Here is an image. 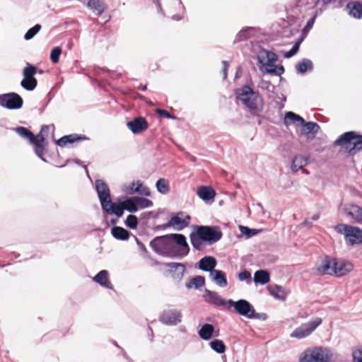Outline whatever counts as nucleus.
I'll return each mask as SVG.
<instances>
[{
	"mask_svg": "<svg viewBox=\"0 0 362 362\" xmlns=\"http://www.w3.org/2000/svg\"><path fill=\"white\" fill-rule=\"evenodd\" d=\"M239 230L241 232V233L243 235H245L247 238H252V237L257 235L260 232L259 230L250 228L247 226H242V225L239 226Z\"/></svg>",
	"mask_w": 362,
	"mask_h": 362,
	"instance_id": "46",
	"label": "nucleus"
},
{
	"mask_svg": "<svg viewBox=\"0 0 362 362\" xmlns=\"http://www.w3.org/2000/svg\"><path fill=\"white\" fill-rule=\"evenodd\" d=\"M107 205V206L104 207L102 210L107 214H114L117 217L122 216L124 211L126 210L122 201L118 200L116 202L112 201L111 203Z\"/></svg>",
	"mask_w": 362,
	"mask_h": 362,
	"instance_id": "18",
	"label": "nucleus"
},
{
	"mask_svg": "<svg viewBox=\"0 0 362 362\" xmlns=\"http://www.w3.org/2000/svg\"><path fill=\"white\" fill-rule=\"evenodd\" d=\"M268 74L281 76L284 73V67L282 65H275L273 69H269L265 70Z\"/></svg>",
	"mask_w": 362,
	"mask_h": 362,
	"instance_id": "51",
	"label": "nucleus"
},
{
	"mask_svg": "<svg viewBox=\"0 0 362 362\" xmlns=\"http://www.w3.org/2000/svg\"><path fill=\"white\" fill-rule=\"evenodd\" d=\"M214 332V327L209 323L204 324L198 331L199 336L201 339L205 341L210 340Z\"/></svg>",
	"mask_w": 362,
	"mask_h": 362,
	"instance_id": "29",
	"label": "nucleus"
},
{
	"mask_svg": "<svg viewBox=\"0 0 362 362\" xmlns=\"http://www.w3.org/2000/svg\"><path fill=\"white\" fill-rule=\"evenodd\" d=\"M156 187L158 192L163 194H166L170 191L169 182L164 178L158 180Z\"/></svg>",
	"mask_w": 362,
	"mask_h": 362,
	"instance_id": "43",
	"label": "nucleus"
},
{
	"mask_svg": "<svg viewBox=\"0 0 362 362\" xmlns=\"http://www.w3.org/2000/svg\"><path fill=\"white\" fill-rule=\"evenodd\" d=\"M204 297L206 300L212 305L216 306H225L228 305V300H225L221 297V296L216 291H211L209 289H205Z\"/></svg>",
	"mask_w": 362,
	"mask_h": 362,
	"instance_id": "21",
	"label": "nucleus"
},
{
	"mask_svg": "<svg viewBox=\"0 0 362 362\" xmlns=\"http://www.w3.org/2000/svg\"><path fill=\"white\" fill-rule=\"evenodd\" d=\"M167 267L171 270H175V275L177 279H182L185 271V266L182 263L170 262L167 264Z\"/></svg>",
	"mask_w": 362,
	"mask_h": 362,
	"instance_id": "38",
	"label": "nucleus"
},
{
	"mask_svg": "<svg viewBox=\"0 0 362 362\" xmlns=\"http://www.w3.org/2000/svg\"><path fill=\"white\" fill-rule=\"evenodd\" d=\"M296 69L297 72L304 74L313 70V63L310 59L304 58L296 65Z\"/></svg>",
	"mask_w": 362,
	"mask_h": 362,
	"instance_id": "32",
	"label": "nucleus"
},
{
	"mask_svg": "<svg viewBox=\"0 0 362 362\" xmlns=\"http://www.w3.org/2000/svg\"><path fill=\"white\" fill-rule=\"evenodd\" d=\"M123 202L126 211L130 213H135L139 210L136 197L126 198Z\"/></svg>",
	"mask_w": 362,
	"mask_h": 362,
	"instance_id": "37",
	"label": "nucleus"
},
{
	"mask_svg": "<svg viewBox=\"0 0 362 362\" xmlns=\"http://www.w3.org/2000/svg\"><path fill=\"white\" fill-rule=\"evenodd\" d=\"M205 284V278L202 276H196L193 277L189 282H187L185 286L190 289L194 287L196 289H199Z\"/></svg>",
	"mask_w": 362,
	"mask_h": 362,
	"instance_id": "39",
	"label": "nucleus"
},
{
	"mask_svg": "<svg viewBox=\"0 0 362 362\" xmlns=\"http://www.w3.org/2000/svg\"><path fill=\"white\" fill-rule=\"evenodd\" d=\"M40 24H36L33 27L30 28L24 35V39L25 40H30L33 39L41 29Z\"/></svg>",
	"mask_w": 362,
	"mask_h": 362,
	"instance_id": "47",
	"label": "nucleus"
},
{
	"mask_svg": "<svg viewBox=\"0 0 362 362\" xmlns=\"http://www.w3.org/2000/svg\"><path fill=\"white\" fill-rule=\"evenodd\" d=\"M86 6L95 12L98 16L101 15L105 9V5L103 0H82Z\"/></svg>",
	"mask_w": 362,
	"mask_h": 362,
	"instance_id": "27",
	"label": "nucleus"
},
{
	"mask_svg": "<svg viewBox=\"0 0 362 362\" xmlns=\"http://www.w3.org/2000/svg\"><path fill=\"white\" fill-rule=\"evenodd\" d=\"M88 139H89L85 135L72 134L69 135L63 136L62 137L56 141V144L58 146L63 147L66 146L67 144H74V142L76 141H85Z\"/></svg>",
	"mask_w": 362,
	"mask_h": 362,
	"instance_id": "22",
	"label": "nucleus"
},
{
	"mask_svg": "<svg viewBox=\"0 0 362 362\" xmlns=\"http://www.w3.org/2000/svg\"><path fill=\"white\" fill-rule=\"evenodd\" d=\"M259 69L263 74H267L266 69H273L274 63L278 60L277 54L264 48H260L257 54Z\"/></svg>",
	"mask_w": 362,
	"mask_h": 362,
	"instance_id": "6",
	"label": "nucleus"
},
{
	"mask_svg": "<svg viewBox=\"0 0 362 362\" xmlns=\"http://www.w3.org/2000/svg\"><path fill=\"white\" fill-rule=\"evenodd\" d=\"M345 211L349 216L352 217L357 223H362V208L357 205H352Z\"/></svg>",
	"mask_w": 362,
	"mask_h": 362,
	"instance_id": "34",
	"label": "nucleus"
},
{
	"mask_svg": "<svg viewBox=\"0 0 362 362\" xmlns=\"http://www.w3.org/2000/svg\"><path fill=\"white\" fill-rule=\"evenodd\" d=\"M296 122L301 125V124L304 123V119L293 112H286L284 123L286 127H288L291 123H295Z\"/></svg>",
	"mask_w": 362,
	"mask_h": 362,
	"instance_id": "36",
	"label": "nucleus"
},
{
	"mask_svg": "<svg viewBox=\"0 0 362 362\" xmlns=\"http://www.w3.org/2000/svg\"><path fill=\"white\" fill-rule=\"evenodd\" d=\"M354 362H362V349L353 353Z\"/></svg>",
	"mask_w": 362,
	"mask_h": 362,
	"instance_id": "59",
	"label": "nucleus"
},
{
	"mask_svg": "<svg viewBox=\"0 0 362 362\" xmlns=\"http://www.w3.org/2000/svg\"><path fill=\"white\" fill-rule=\"evenodd\" d=\"M317 14H315L306 23L305 26L303 29V32H308L313 26Z\"/></svg>",
	"mask_w": 362,
	"mask_h": 362,
	"instance_id": "57",
	"label": "nucleus"
},
{
	"mask_svg": "<svg viewBox=\"0 0 362 362\" xmlns=\"http://www.w3.org/2000/svg\"><path fill=\"white\" fill-rule=\"evenodd\" d=\"M209 276L211 281L219 287L224 288L228 286L226 274L224 272L215 269L212 271V272L209 274Z\"/></svg>",
	"mask_w": 362,
	"mask_h": 362,
	"instance_id": "25",
	"label": "nucleus"
},
{
	"mask_svg": "<svg viewBox=\"0 0 362 362\" xmlns=\"http://www.w3.org/2000/svg\"><path fill=\"white\" fill-rule=\"evenodd\" d=\"M334 144L342 146L353 156L362 149V135L354 131L347 132L340 135Z\"/></svg>",
	"mask_w": 362,
	"mask_h": 362,
	"instance_id": "3",
	"label": "nucleus"
},
{
	"mask_svg": "<svg viewBox=\"0 0 362 362\" xmlns=\"http://www.w3.org/2000/svg\"><path fill=\"white\" fill-rule=\"evenodd\" d=\"M238 279L240 281H247L248 282L251 281V274L247 270H244L239 273Z\"/></svg>",
	"mask_w": 362,
	"mask_h": 362,
	"instance_id": "53",
	"label": "nucleus"
},
{
	"mask_svg": "<svg viewBox=\"0 0 362 362\" xmlns=\"http://www.w3.org/2000/svg\"><path fill=\"white\" fill-rule=\"evenodd\" d=\"M133 193H137L146 197H148L151 194L149 189L147 187L144 186L139 181L136 182V187L135 188H132L131 192H129V194Z\"/></svg>",
	"mask_w": 362,
	"mask_h": 362,
	"instance_id": "44",
	"label": "nucleus"
},
{
	"mask_svg": "<svg viewBox=\"0 0 362 362\" xmlns=\"http://www.w3.org/2000/svg\"><path fill=\"white\" fill-rule=\"evenodd\" d=\"M95 189L103 209L112 202L110 189L107 183L103 180L98 179L95 182Z\"/></svg>",
	"mask_w": 362,
	"mask_h": 362,
	"instance_id": "12",
	"label": "nucleus"
},
{
	"mask_svg": "<svg viewBox=\"0 0 362 362\" xmlns=\"http://www.w3.org/2000/svg\"><path fill=\"white\" fill-rule=\"evenodd\" d=\"M15 132L21 137L28 139L30 143L33 142V139H34V134L28 128L24 127H18L15 129Z\"/></svg>",
	"mask_w": 362,
	"mask_h": 362,
	"instance_id": "42",
	"label": "nucleus"
},
{
	"mask_svg": "<svg viewBox=\"0 0 362 362\" xmlns=\"http://www.w3.org/2000/svg\"><path fill=\"white\" fill-rule=\"evenodd\" d=\"M125 226L129 229H136L139 225V220L136 216L129 214L124 221Z\"/></svg>",
	"mask_w": 362,
	"mask_h": 362,
	"instance_id": "45",
	"label": "nucleus"
},
{
	"mask_svg": "<svg viewBox=\"0 0 362 362\" xmlns=\"http://www.w3.org/2000/svg\"><path fill=\"white\" fill-rule=\"evenodd\" d=\"M228 305L229 308L233 307L235 311L240 315L246 317L249 319L252 314V311H254V307L252 305L245 299H240L237 301L228 299Z\"/></svg>",
	"mask_w": 362,
	"mask_h": 362,
	"instance_id": "14",
	"label": "nucleus"
},
{
	"mask_svg": "<svg viewBox=\"0 0 362 362\" xmlns=\"http://www.w3.org/2000/svg\"><path fill=\"white\" fill-rule=\"evenodd\" d=\"M217 265V261L215 257L212 256H205L202 258L197 263V267L204 272H209V274Z\"/></svg>",
	"mask_w": 362,
	"mask_h": 362,
	"instance_id": "20",
	"label": "nucleus"
},
{
	"mask_svg": "<svg viewBox=\"0 0 362 362\" xmlns=\"http://www.w3.org/2000/svg\"><path fill=\"white\" fill-rule=\"evenodd\" d=\"M348 15L356 19L362 18V3L358 1H350L344 7Z\"/></svg>",
	"mask_w": 362,
	"mask_h": 362,
	"instance_id": "17",
	"label": "nucleus"
},
{
	"mask_svg": "<svg viewBox=\"0 0 362 362\" xmlns=\"http://www.w3.org/2000/svg\"><path fill=\"white\" fill-rule=\"evenodd\" d=\"M254 27H245L236 35L234 43H238L246 40L252 37V33L254 31Z\"/></svg>",
	"mask_w": 362,
	"mask_h": 362,
	"instance_id": "35",
	"label": "nucleus"
},
{
	"mask_svg": "<svg viewBox=\"0 0 362 362\" xmlns=\"http://www.w3.org/2000/svg\"><path fill=\"white\" fill-rule=\"evenodd\" d=\"M134 237L135 241H136L138 247H139V249L143 252L147 253V250H146V246L139 240V239L138 238H136V236H134Z\"/></svg>",
	"mask_w": 362,
	"mask_h": 362,
	"instance_id": "60",
	"label": "nucleus"
},
{
	"mask_svg": "<svg viewBox=\"0 0 362 362\" xmlns=\"http://www.w3.org/2000/svg\"><path fill=\"white\" fill-rule=\"evenodd\" d=\"M191 217L182 211H180L173 216L168 221L170 227L174 228L177 230H181L187 227L189 224Z\"/></svg>",
	"mask_w": 362,
	"mask_h": 362,
	"instance_id": "15",
	"label": "nucleus"
},
{
	"mask_svg": "<svg viewBox=\"0 0 362 362\" xmlns=\"http://www.w3.org/2000/svg\"><path fill=\"white\" fill-rule=\"evenodd\" d=\"M222 64H223V70H222L223 75V79H226L227 78L228 69V66H229V64L226 61H223Z\"/></svg>",
	"mask_w": 362,
	"mask_h": 362,
	"instance_id": "61",
	"label": "nucleus"
},
{
	"mask_svg": "<svg viewBox=\"0 0 362 362\" xmlns=\"http://www.w3.org/2000/svg\"><path fill=\"white\" fill-rule=\"evenodd\" d=\"M269 293L276 299L285 300L287 296V293L285 289L279 285H270L268 287Z\"/></svg>",
	"mask_w": 362,
	"mask_h": 362,
	"instance_id": "31",
	"label": "nucleus"
},
{
	"mask_svg": "<svg viewBox=\"0 0 362 362\" xmlns=\"http://www.w3.org/2000/svg\"><path fill=\"white\" fill-rule=\"evenodd\" d=\"M347 2H349L348 0H339L335 7L341 8L343 6H345Z\"/></svg>",
	"mask_w": 362,
	"mask_h": 362,
	"instance_id": "64",
	"label": "nucleus"
},
{
	"mask_svg": "<svg viewBox=\"0 0 362 362\" xmlns=\"http://www.w3.org/2000/svg\"><path fill=\"white\" fill-rule=\"evenodd\" d=\"M210 346L212 350L218 354H223L226 347L223 341L221 339H215L210 342Z\"/></svg>",
	"mask_w": 362,
	"mask_h": 362,
	"instance_id": "41",
	"label": "nucleus"
},
{
	"mask_svg": "<svg viewBox=\"0 0 362 362\" xmlns=\"http://www.w3.org/2000/svg\"><path fill=\"white\" fill-rule=\"evenodd\" d=\"M332 357L331 351L327 348L316 347L305 352L300 362H328Z\"/></svg>",
	"mask_w": 362,
	"mask_h": 362,
	"instance_id": "8",
	"label": "nucleus"
},
{
	"mask_svg": "<svg viewBox=\"0 0 362 362\" xmlns=\"http://www.w3.org/2000/svg\"><path fill=\"white\" fill-rule=\"evenodd\" d=\"M141 216L144 218L148 219L151 216L154 218H157L158 216V214H154L153 211L144 212L141 214Z\"/></svg>",
	"mask_w": 362,
	"mask_h": 362,
	"instance_id": "62",
	"label": "nucleus"
},
{
	"mask_svg": "<svg viewBox=\"0 0 362 362\" xmlns=\"http://www.w3.org/2000/svg\"><path fill=\"white\" fill-rule=\"evenodd\" d=\"M270 281V274L267 270H257L254 274V282L264 285Z\"/></svg>",
	"mask_w": 362,
	"mask_h": 362,
	"instance_id": "33",
	"label": "nucleus"
},
{
	"mask_svg": "<svg viewBox=\"0 0 362 362\" xmlns=\"http://www.w3.org/2000/svg\"><path fill=\"white\" fill-rule=\"evenodd\" d=\"M197 195L203 201L208 202L213 201L216 193L211 186H201L197 192Z\"/></svg>",
	"mask_w": 362,
	"mask_h": 362,
	"instance_id": "24",
	"label": "nucleus"
},
{
	"mask_svg": "<svg viewBox=\"0 0 362 362\" xmlns=\"http://www.w3.org/2000/svg\"><path fill=\"white\" fill-rule=\"evenodd\" d=\"M334 274L337 276H342L349 272L353 265L349 262H346L342 259H336V266H334Z\"/></svg>",
	"mask_w": 362,
	"mask_h": 362,
	"instance_id": "23",
	"label": "nucleus"
},
{
	"mask_svg": "<svg viewBox=\"0 0 362 362\" xmlns=\"http://www.w3.org/2000/svg\"><path fill=\"white\" fill-rule=\"evenodd\" d=\"M23 105L22 97L15 92L0 94V106L8 110H19Z\"/></svg>",
	"mask_w": 362,
	"mask_h": 362,
	"instance_id": "10",
	"label": "nucleus"
},
{
	"mask_svg": "<svg viewBox=\"0 0 362 362\" xmlns=\"http://www.w3.org/2000/svg\"><path fill=\"white\" fill-rule=\"evenodd\" d=\"M127 126L133 134H139L148 129V123L144 117L140 116L128 122Z\"/></svg>",
	"mask_w": 362,
	"mask_h": 362,
	"instance_id": "16",
	"label": "nucleus"
},
{
	"mask_svg": "<svg viewBox=\"0 0 362 362\" xmlns=\"http://www.w3.org/2000/svg\"><path fill=\"white\" fill-rule=\"evenodd\" d=\"M35 152L36 155L40 158L43 161L46 162V159L43 157L45 153V148L42 144H35Z\"/></svg>",
	"mask_w": 362,
	"mask_h": 362,
	"instance_id": "52",
	"label": "nucleus"
},
{
	"mask_svg": "<svg viewBox=\"0 0 362 362\" xmlns=\"http://www.w3.org/2000/svg\"><path fill=\"white\" fill-rule=\"evenodd\" d=\"M258 87L262 90H266L268 93H272L274 90V86L270 81L262 79L259 83Z\"/></svg>",
	"mask_w": 362,
	"mask_h": 362,
	"instance_id": "50",
	"label": "nucleus"
},
{
	"mask_svg": "<svg viewBox=\"0 0 362 362\" xmlns=\"http://www.w3.org/2000/svg\"><path fill=\"white\" fill-rule=\"evenodd\" d=\"M136 201L138 203V206L139 209H143L145 208L151 207L153 206V202L148 199L141 197H136Z\"/></svg>",
	"mask_w": 362,
	"mask_h": 362,
	"instance_id": "48",
	"label": "nucleus"
},
{
	"mask_svg": "<svg viewBox=\"0 0 362 362\" xmlns=\"http://www.w3.org/2000/svg\"><path fill=\"white\" fill-rule=\"evenodd\" d=\"M250 319H257L264 321L267 319V315L264 313H256L255 310L254 309V311H252V314L251 315Z\"/></svg>",
	"mask_w": 362,
	"mask_h": 362,
	"instance_id": "56",
	"label": "nucleus"
},
{
	"mask_svg": "<svg viewBox=\"0 0 362 362\" xmlns=\"http://www.w3.org/2000/svg\"><path fill=\"white\" fill-rule=\"evenodd\" d=\"M93 280L100 284L101 286L108 289H112L113 286L109 280V273L107 270L100 271L93 279Z\"/></svg>",
	"mask_w": 362,
	"mask_h": 362,
	"instance_id": "26",
	"label": "nucleus"
},
{
	"mask_svg": "<svg viewBox=\"0 0 362 362\" xmlns=\"http://www.w3.org/2000/svg\"><path fill=\"white\" fill-rule=\"evenodd\" d=\"M180 238L178 240H172L175 243H170L168 249L165 252L164 256L170 257H179L182 258L187 256L189 252V246L187 242L186 237L180 233H178Z\"/></svg>",
	"mask_w": 362,
	"mask_h": 362,
	"instance_id": "5",
	"label": "nucleus"
},
{
	"mask_svg": "<svg viewBox=\"0 0 362 362\" xmlns=\"http://www.w3.org/2000/svg\"><path fill=\"white\" fill-rule=\"evenodd\" d=\"M37 73V69L29 63L23 70V78L21 81V86L25 90L32 91L37 86V80L35 75Z\"/></svg>",
	"mask_w": 362,
	"mask_h": 362,
	"instance_id": "9",
	"label": "nucleus"
},
{
	"mask_svg": "<svg viewBox=\"0 0 362 362\" xmlns=\"http://www.w3.org/2000/svg\"><path fill=\"white\" fill-rule=\"evenodd\" d=\"M236 98L247 107L252 115H257L262 110V98L258 92L249 86H243L235 90Z\"/></svg>",
	"mask_w": 362,
	"mask_h": 362,
	"instance_id": "2",
	"label": "nucleus"
},
{
	"mask_svg": "<svg viewBox=\"0 0 362 362\" xmlns=\"http://www.w3.org/2000/svg\"><path fill=\"white\" fill-rule=\"evenodd\" d=\"M178 238H180L178 233L156 236L151 240L150 247L156 253L163 255L172 240H178Z\"/></svg>",
	"mask_w": 362,
	"mask_h": 362,
	"instance_id": "7",
	"label": "nucleus"
},
{
	"mask_svg": "<svg viewBox=\"0 0 362 362\" xmlns=\"http://www.w3.org/2000/svg\"><path fill=\"white\" fill-rule=\"evenodd\" d=\"M322 320L320 317H315L308 322L302 324L298 327L296 328L291 334V337L303 339L309 336L320 325Z\"/></svg>",
	"mask_w": 362,
	"mask_h": 362,
	"instance_id": "11",
	"label": "nucleus"
},
{
	"mask_svg": "<svg viewBox=\"0 0 362 362\" xmlns=\"http://www.w3.org/2000/svg\"><path fill=\"white\" fill-rule=\"evenodd\" d=\"M156 112L160 116H162V117H166L168 119H177L176 116L171 115L168 111L163 110V109H157Z\"/></svg>",
	"mask_w": 362,
	"mask_h": 362,
	"instance_id": "55",
	"label": "nucleus"
},
{
	"mask_svg": "<svg viewBox=\"0 0 362 362\" xmlns=\"http://www.w3.org/2000/svg\"><path fill=\"white\" fill-rule=\"evenodd\" d=\"M62 52V48L60 47H55L52 49L50 53V60L52 63L57 64L59 62Z\"/></svg>",
	"mask_w": 362,
	"mask_h": 362,
	"instance_id": "49",
	"label": "nucleus"
},
{
	"mask_svg": "<svg viewBox=\"0 0 362 362\" xmlns=\"http://www.w3.org/2000/svg\"><path fill=\"white\" fill-rule=\"evenodd\" d=\"M111 234L117 240H127L131 233L121 226H115L111 229Z\"/></svg>",
	"mask_w": 362,
	"mask_h": 362,
	"instance_id": "30",
	"label": "nucleus"
},
{
	"mask_svg": "<svg viewBox=\"0 0 362 362\" xmlns=\"http://www.w3.org/2000/svg\"><path fill=\"white\" fill-rule=\"evenodd\" d=\"M298 49L299 45L296 43L289 51L284 53V56L285 58H290L294 56L298 52Z\"/></svg>",
	"mask_w": 362,
	"mask_h": 362,
	"instance_id": "54",
	"label": "nucleus"
},
{
	"mask_svg": "<svg viewBox=\"0 0 362 362\" xmlns=\"http://www.w3.org/2000/svg\"><path fill=\"white\" fill-rule=\"evenodd\" d=\"M168 228H170V225H169V223H164V224H161V225H158V226H156L153 230L154 231H158V230H165L167 229Z\"/></svg>",
	"mask_w": 362,
	"mask_h": 362,
	"instance_id": "63",
	"label": "nucleus"
},
{
	"mask_svg": "<svg viewBox=\"0 0 362 362\" xmlns=\"http://www.w3.org/2000/svg\"><path fill=\"white\" fill-rule=\"evenodd\" d=\"M307 163L306 160L302 156H296L292 160L291 170L296 173L301 169Z\"/></svg>",
	"mask_w": 362,
	"mask_h": 362,
	"instance_id": "40",
	"label": "nucleus"
},
{
	"mask_svg": "<svg viewBox=\"0 0 362 362\" xmlns=\"http://www.w3.org/2000/svg\"><path fill=\"white\" fill-rule=\"evenodd\" d=\"M334 266H336V258L326 256L322 260L321 264L317 267V271L321 274H334Z\"/></svg>",
	"mask_w": 362,
	"mask_h": 362,
	"instance_id": "19",
	"label": "nucleus"
},
{
	"mask_svg": "<svg viewBox=\"0 0 362 362\" xmlns=\"http://www.w3.org/2000/svg\"><path fill=\"white\" fill-rule=\"evenodd\" d=\"M45 136L42 135V132H40L36 136L34 135V139H33V142H30V144H42L45 141Z\"/></svg>",
	"mask_w": 362,
	"mask_h": 362,
	"instance_id": "58",
	"label": "nucleus"
},
{
	"mask_svg": "<svg viewBox=\"0 0 362 362\" xmlns=\"http://www.w3.org/2000/svg\"><path fill=\"white\" fill-rule=\"evenodd\" d=\"M182 314L177 309L164 310L159 316V321L168 326L177 325L182 322Z\"/></svg>",
	"mask_w": 362,
	"mask_h": 362,
	"instance_id": "13",
	"label": "nucleus"
},
{
	"mask_svg": "<svg viewBox=\"0 0 362 362\" xmlns=\"http://www.w3.org/2000/svg\"><path fill=\"white\" fill-rule=\"evenodd\" d=\"M195 231L190 233V242L192 247L197 250H201L203 243L212 245L223 236L221 228L217 226H195Z\"/></svg>",
	"mask_w": 362,
	"mask_h": 362,
	"instance_id": "1",
	"label": "nucleus"
},
{
	"mask_svg": "<svg viewBox=\"0 0 362 362\" xmlns=\"http://www.w3.org/2000/svg\"><path fill=\"white\" fill-rule=\"evenodd\" d=\"M302 129L301 132L303 134H305L309 137V134H312V136L314 137L318 132L320 129V126L317 123L314 122H306L304 120V123L301 124Z\"/></svg>",
	"mask_w": 362,
	"mask_h": 362,
	"instance_id": "28",
	"label": "nucleus"
},
{
	"mask_svg": "<svg viewBox=\"0 0 362 362\" xmlns=\"http://www.w3.org/2000/svg\"><path fill=\"white\" fill-rule=\"evenodd\" d=\"M335 230L344 235L347 245L352 246L362 243V230L358 227L339 223L335 226Z\"/></svg>",
	"mask_w": 362,
	"mask_h": 362,
	"instance_id": "4",
	"label": "nucleus"
}]
</instances>
